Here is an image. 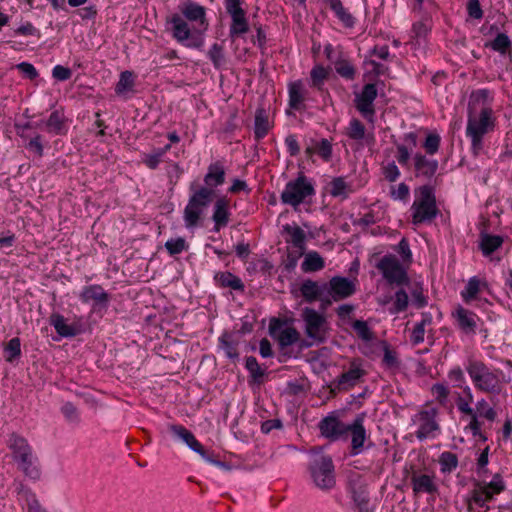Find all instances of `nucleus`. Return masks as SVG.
Instances as JSON below:
<instances>
[{"label": "nucleus", "instance_id": "nucleus-36", "mask_svg": "<svg viewBox=\"0 0 512 512\" xmlns=\"http://www.w3.org/2000/svg\"><path fill=\"white\" fill-rule=\"evenodd\" d=\"M493 492L485 488L481 483H476L471 493V501L479 507H484L493 499Z\"/></svg>", "mask_w": 512, "mask_h": 512}, {"label": "nucleus", "instance_id": "nucleus-61", "mask_svg": "<svg viewBox=\"0 0 512 512\" xmlns=\"http://www.w3.org/2000/svg\"><path fill=\"white\" fill-rule=\"evenodd\" d=\"M385 179L389 182H395L400 177V170L394 161H391L382 167Z\"/></svg>", "mask_w": 512, "mask_h": 512}, {"label": "nucleus", "instance_id": "nucleus-39", "mask_svg": "<svg viewBox=\"0 0 512 512\" xmlns=\"http://www.w3.org/2000/svg\"><path fill=\"white\" fill-rule=\"evenodd\" d=\"M270 129L268 118L263 109H258L255 115L254 133L257 139L264 138Z\"/></svg>", "mask_w": 512, "mask_h": 512}, {"label": "nucleus", "instance_id": "nucleus-11", "mask_svg": "<svg viewBox=\"0 0 512 512\" xmlns=\"http://www.w3.org/2000/svg\"><path fill=\"white\" fill-rule=\"evenodd\" d=\"M378 90L375 84L364 85L360 93L355 95V107L359 113L369 122H373L375 116L374 101L377 98Z\"/></svg>", "mask_w": 512, "mask_h": 512}, {"label": "nucleus", "instance_id": "nucleus-20", "mask_svg": "<svg viewBox=\"0 0 512 512\" xmlns=\"http://www.w3.org/2000/svg\"><path fill=\"white\" fill-rule=\"evenodd\" d=\"M214 222L213 230L219 232L221 228L226 227L230 220L229 202L225 198H219L214 204L212 215Z\"/></svg>", "mask_w": 512, "mask_h": 512}, {"label": "nucleus", "instance_id": "nucleus-41", "mask_svg": "<svg viewBox=\"0 0 512 512\" xmlns=\"http://www.w3.org/2000/svg\"><path fill=\"white\" fill-rule=\"evenodd\" d=\"M231 25L229 34L231 38H234L236 36H240L248 32L249 25L246 18V14H241L239 16L231 17Z\"/></svg>", "mask_w": 512, "mask_h": 512}, {"label": "nucleus", "instance_id": "nucleus-24", "mask_svg": "<svg viewBox=\"0 0 512 512\" xmlns=\"http://www.w3.org/2000/svg\"><path fill=\"white\" fill-rule=\"evenodd\" d=\"M183 16L189 21L200 22L201 25L206 23V11L205 8L195 2H187L181 7Z\"/></svg>", "mask_w": 512, "mask_h": 512}, {"label": "nucleus", "instance_id": "nucleus-48", "mask_svg": "<svg viewBox=\"0 0 512 512\" xmlns=\"http://www.w3.org/2000/svg\"><path fill=\"white\" fill-rule=\"evenodd\" d=\"M492 50L505 54L511 46V41L505 33H499L493 41L486 44Z\"/></svg>", "mask_w": 512, "mask_h": 512}, {"label": "nucleus", "instance_id": "nucleus-55", "mask_svg": "<svg viewBox=\"0 0 512 512\" xmlns=\"http://www.w3.org/2000/svg\"><path fill=\"white\" fill-rule=\"evenodd\" d=\"M245 367L249 371V373H250L251 377L253 378V380L256 381V382H260V380L264 376L265 372L260 367L257 359L255 357H253V356L247 357L246 358Z\"/></svg>", "mask_w": 512, "mask_h": 512}, {"label": "nucleus", "instance_id": "nucleus-54", "mask_svg": "<svg viewBox=\"0 0 512 512\" xmlns=\"http://www.w3.org/2000/svg\"><path fill=\"white\" fill-rule=\"evenodd\" d=\"M328 77V71L323 66H315L310 72L311 85L318 89H321L324 81Z\"/></svg>", "mask_w": 512, "mask_h": 512}, {"label": "nucleus", "instance_id": "nucleus-47", "mask_svg": "<svg viewBox=\"0 0 512 512\" xmlns=\"http://www.w3.org/2000/svg\"><path fill=\"white\" fill-rule=\"evenodd\" d=\"M439 463L443 473H450L458 466L457 455L448 451L443 452L439 457Z\"/></svg>", "mask_w": 512, "mask_h": 512}, {"label": "nucleus", "instance_id": "nucleus-4", "mask_svg": "<svg viewBox=\"0 0 512 512\" xmlns=\"http://www.w3.org/2000/svg\"><path fill=\"white\" fill-rule=\"evenodd\" d=\"M415 193L416 198L411 206L412 223L414 225L431 223L439 213L434 188L423 185Z\"/></svg>", "mask_w": 512, "mask_h": 512}, {"label": "nucleus", "instance_id": "nucleus-40", "mask_svg": "<svg viewBox=\"0 0 512 512\" xmlns=\"http://www.w3.org/2000/svg\"><path fill=\"white\" fill-rule=\"evenodd\" d=\"M503 243L500 236L483 234L481 236L480 248L485 256L490 255L497 250Z\"/></svg>", "mask_w": 512, "mask_h": 512}, {"label": "nucleus", "instance_id": "nucleus-50", "mask_svg": "<svg viewBox=\"0 0 512 512\" xmlns=\"http://www.w3.org/2000/svg\"><path fill=\"white\" fill-rule=\"evenodd\" d=\"M479 291L480 281L477 277H472L469 279L465 289L461 292V296L465 302H470L477 296Z\"/></svg>", "mask_w": 512, "mask_h": 512}, {"label": "nucleus", "instance_id": "nucleus-31", "mask_svg": "<svg viewBox=\"0 0 512 512\" xmlns=\"http://www.w3.org/2000/svg\"><path fill=\"white\" fill-rule=\"evenodd\" d=\"M305 100V91L301 81L293 82L289 85V105L295 110L303 107Z\"/></svg>", "mask_w": 512, "mask_h": 512}, {"label": "nucleus", "instance_id": "nucleus-16", "mask_svg": "<svg viewBox=\"0 0 512 512\" xmlns=\"http://www.w3.org/2000/svg\"><path fill=\"white\" fill-rule=\"evenodd\" d=\"M412 490L415 495L426 493L433 494L438 490L435 475L414 472L411 476Z\"/></svg>", "mask_w": 512, "mask_h": 512}, {"label": "nucleus", "instance_id": "nucleus-5", "mask_svg": "<svg viewBox=\"0 0 512 512\" xmlns=\"http://www.w3.org/2000/svg\"><path fill=\"white\" fill-rule=\"evenodd\" d=\"M269 334L277 341L279 349L283 353H287L286 350L299 343V348L304 349L312 346L311 342L302 340L298 330L287 324L285 320L279 318H272L269 323Z\"/></svg>", "mask_w": 512, "mask_h": 512}, {"label": "nucleus", "instance_id": "nucleus-51", "mask_svg": "<svg viewBox=\"0 0 512 512\" xmlns=\"http://www.w3.org/2000/svg\"><path fill=\"white\" fill-rule=\"evenodd\" d=\"M410 196V188L405 183H399L390 187V197L393 200L407 202Z\"/></svg>", "mask_w": 512, "mask_h": 512}, {"label": "nucleus", "instance_id": "nucleus-22", "mask_svg": "<svg viewBox=\"0 0 512 512\" xmlns=\"http://www.w3.org/2000/svg\"><path fill=\"white\" fill-rule=\"evenodd\" d=\"M48 133L62 135L66 133V117L62 109L53 111L45 122Z\"/></svg>", "mask_w": 512, "mask_h": 512}, {"label": "nucleus", "instance_id": "nucleus-59", "mask_svg": "<svg viewBox=\"0 0 512 512\" xmlns=\"http://www.w3.org/2000/svg\"><path fill=\"white\" fill-rule=\"evenodd\" d=\"M187 247L186 241L182 237L170 239L165 243V248L170 255H177L186 250Z\"/></svg>", "mask_w": 512, "mask_h": 512}, {"label": "nucleus", "instance_id": "nucleus-56", "mask_svg": "<svg viewBox=\"0 0 512 512\" xmlns=\"http://www.w3.org/2000/svg\"><path fill=\"white\" fill-rule=\"evenodd\" d=\"M336 72L343 78L352 80L355 77V68L348 60H339L335 63Z\"/></svg>", "mask_w": 512, "mask_h": 512}, {"label": "nucleus", "instance_id": "nucleus-6", "mask_svg": "<svg viewBox=\"0 0 512 512\" xmlns=\"http://www.w3.org/2000/svg\"><path fill=\"white\" fill-rule=\"evenodd\" d=\"M376 268L390 285H395L397 287H409L410 279L407 273V268L395 255H384L377 262Z\"/></svg>", "mask_w": 512, "mask_h": 512}, {"label": "nucleus", "instance_id": "nucleus-15", "mask_svg": "<svg viewBox=\"0 0 512 512\" xmlns=\"http://www.w3.org/2000/svg\"><path fill=\"white\" fill-rule=\"evenodd\" d=\"M355 292L353 283L345 277L335 276L329 281V295L334 301H340Z\"/></svg>", "mask_w": 512, "mask_h": 512}, {"label": "nucleus", "instance_id": "nucleus-45", "mask_svg": "<svg viewBox=\"0 0 512 512\" xmlns=\"http://www.w3.org/2000/svg\"><path fill=\"white\" fill-rule=\"evenodd\" d=\"M134 87L133 73L124 71L120 74L119 81L116 85L115 91L118 95H124L126 92L131 91Z\"/></svg>", "mask_w": 512, "mask_h": 512}, {"label": "nucleus", "instance_id": "nucleus-25", "mask_svg": "<svg viewBox=\"0 0 512 512\" xmlns=\"http://www.w3.org/2000/svg\"><path fill=\"white\" fill-rule=\"evenodd\" d=\"M225 181V170L220 162H215L209 165L208 172L204 177V182L207 185L206 188L211 189L222 185Z\"/></svg>", "mask_w": 512, "mask_h": 512}, {"label": "nucleus", "instance_id": "nucleus-62", "mask_svg": "<svg viewBox=\"0 0 512 512\" xmlns=\"http://www.w3.org/2000/svg\"><path fill=\"white\" fill-rule=\"evenodd\" d=\"M61 412L69 422H79V412L73 403L66 402L65 404H63V406L61 407Z\"/></svg>", "mask_w": 512, "mask_h": 512}, {"label": "nucleus", "instance_id": "nucleus-52", "mask_svg": "<svg viewBox=\"0 0 512 512\" xmlns=\"http://www.w3.org/2000/svg\"><path fill=\"white\" fill-rule=\"evenodd\" d=\"M478 417H484L489 421L496 419L497 413L493 407H491L485 399H481L476 403V409H474Z\"/></svg>", "mask_w": 512, "mask_h": 512}, {"label": "nucleus", "instance_id": "nucleus-10", "mask_svg": "<svg viewBox=\"0 0 512 512\" xmlns=\"http://www.w3.org/2000/svg\"><path fill=\"white\" fill-rule=\"evenodd\" d=\"M437 413L435 408H429L419 411L412 417L413 424L418 427L415 432L418 440L423 441L436 436V432L440 429L436 420Z\"/></svg>", "mask_w": 512, "mask_h": 512}, {"label": "nucleus", "instance_id": "nucleus-3", "mask_svg": "<svg viewBox=\"0 0 512 512\" xmlns=\"http://www.w3.org/2000/svg\"><path fill=\"white\" fill-rule=\"evenodd\" d=\"M466 371L475 388L481 392L498 394L501 390L500 372L490 369L484 362L469 360Z\"/></svg>", "mask_w": 512, "mask_h": 512}, {"label": "nucleus", "instance_id": "nucleus-9", "mask_svg": "<svg viewBox=\"0 0 512 512\" xmlns=\"http://www.w3.org/2000/svg\"><path fill=\"white\" fill-rule=\"evenodd\" d=\"M213 197V190L209 188H200L189 199L184 209V222L187 228L195 227L204 211Z\"/></svg>", "mask_w": 512, "mask_h": 512}, {"label": "nucleus", "instance_id": "nucleus-58", "mask_svg": "<svg viewBox=\"0 0 512 512\" xmlns=\"http://www.w3.org/2000/svg\"><path fill=\"white\" fill-rule=\"evenodd\" d=\"M430 323V320L423 319L419 323H416L411 333V342L413 345H418L424 341L425 327Z\"/></svg>", "mask_w": 512, "mask_h": 512}, {"label": "nucleus", "instance_id": "nucleus-2", "mask_svg": "<svg viewBox=\"0 0 512 512\" xmlns=\"http://www.w3.org/2000/svg\"><path fill=\"white\" fill-rule=\"evenodd\" d=\"M365 413L358 414L351 424H345L337 416L329 415L319 423L321 434L331 441L347 440L351 438L350 454L356 456L363 452L364 445L368 439L364 427Z\"/></svg>", "mask_w": 512, "mask_h": 512}, {"label": "nucleus", "instance_id": "nucleus-29", "mask_svg": "<svg viewBox=\"0 0 512 512\" xmlns=\"http://www.w3.org/2000/svg\"><path fill=\"white\" fill-rule=\"evenodd\" d=\"M329 8L335 13L336 17L345 27L351 28L355 24V18L343 6L341 0H324Z\"/></svg>", "mask_w": 512, "mask_h": 512}, {"label": "nucleus", "instance_id": "nucleus-19", "mask_svg": "<svg viewBox=\"0 0 512 512\" xmlns=\"http://www.w3.org/2000/svg\"><path fill=\"white\" fill-rule=\"evenodd\" d=\"M8 447L12 451L13 458L16 462L33 455L32 448L28 441L16 433H12L9 436Z\"/></svg>", "mask_w": 512, "mask_h": 512}, {"label": "nucleus", "instance_id": "nucleus-43", "mask_svg": "<svg viewBox=\"0 0 512 512\" xmlns=\"http://www.w3.org/2000/svg\"><path fill=\"white\" fill-rule=\"evenodd\" d=\"M300 291L308 302L315 301L320 296L319 285L312 280H305L300 287Z\"/></svg>", "mask_w": 512, "mask_h": 512}, {"label": "nucleus", "instance_id": "nucleus-49", "mask_svg": "<svg viewBox=\"0 0 512 512\" xmlns=\"http://www.w3.org/2000/svg\"><path fill=\"white\" fill-rule=\"evenodd\" d=\"M354 331L357 336L365 342L372 341L374 339V333L368 326L367 322L363 320H356L352 324Z\"/></svg>", "mask_w": 512, "mask_h": 512}, {"label": "nucleus", "instance_id": "nucleus-17", "mask_svg": "<svg viewBox=\"0 0 512 512\" xmlns=\"http://www.w3.org/2000/svg\"><path fill=\"white\" fill-rule=\"evenodd\" d=\"M167 24L171 25L172 36L179 43H184L191 38V29L181 15L173 14L167 19Z\"/></svg>", "mask_w": 512, "mask_h": 512}, {"label": "nucleus", "instance_id": "nucleus-14", "mask_svg": "<svg viewBox=\"0 0 512 512\" xmlns=\"http://www.w3.org/2000/svg\"><path fill=\"white\" fill-rule=\"evenodd\" d=\"M366 374L362 368L361 361L359 359H353L350 362L348 371L342 373L337 378V387L340 390H347L355 386L360 379Z\"/></svg>", "mask_w": 512, "mask_h": 512}, {"label": "nucleus", "instance_id": "nucleus-57", "mask_svg": "<svg viewBox=\"0 0 512 512\" xmlns=\"http://www.w3.org/2000/svg\"><path fill=\"white\" fill-rule=\"evenodd\" d=\"M208 57L212 61L215 68H220L225 63L223 47L218 43H214L208 51Z\"/></svg>", "mask_w": 512, "mask_h": 512}, {"label": "nucleus", "instance_id": "nucleus-33", "mask_svg": "<svg viewBox=\"0 0 512 512\" xmlns=\"http://www.w3.org/2000/svg\"><path fill=\"white\" fill-rule=\"evenodd\" d=\"M329 186V193L333 197H340L342 199H346L352 192L351 185L345 181L344 177L333 178L329 183Z\"/></svg>", "mask_w": 512, "mask_h": 512}, {"label": "nucleus", "instance_id": "nucleus-35", "mask_svg": "<svg viewBox=\"0 0 512 512\" xmlns=\"http://www.w3.org/2000/svg\"><path fill=\"white\" fill-rule=\"evenodd\" d=\"M464 396H458L456 399V406L459 412L465 416L472 415L475 410L471 407L473 402V394L469 386L463 388Z\"/></svg>", "mask_w": 512, "mask_h": 512}, {"label": "nucleus", "instance_id": "nucleus-13", "mask_svg": "<svg viewBox=\"0 0 512 512\" xmlns=\"http://www.w3.org/2000/svg\"><path fill=\"white\" fill-rule=\"evenodd\" d=\"M79 297L83 303L92 302L94 310L107 309L110 302V295L98 284L83 287Z\"/></svg>", "mask_w": 512, "mask_h": 512}, {"label": "nucleus", "instance_id": "nucleus-21", "mask_svg": "<svg viewBox=\"0 0 512 512\" xmlns=\"http://www.w3.org/2000/svg\"><path fill=\"white\" fill-rule=\"evenodd\" d=\"M375 346L383 352L382 365L385 369L397 370L400 368L401 362L397 352L386 341H377Z\"/></svg>", "mask_w": 512, "mask_h": 512}, {"label": "nucleus", "instance_id": "nucleus-18", "mask_svg": "<svg viewBox=\"0 0 512 512\" xmlns=\"http://www.w3.org/2000/svg\"><path fill=\"white\" fill-rule=\"evenodd\" d=\"M414 168L416 177L431 179L438 169V161L429 159L425 155L417 153L414 155Z\"/></svg>", "mask_w": 512, "mask_h": 512}, {"label": "nucleus", "instance_id": "nucleus-1", "mask_svg": "<svg viewBox=\"0 0 512 512\" xmlns=\"http://www.w3.org/2000/svg\"><path fill=\"white\" fill-rule=\"evenodd\" d=\"M489 92L485 89L473 92L468 104L466 135L471 140V151L478 156L483 149L484 136L495 127L493 110L486 105Z\"/></svg>", "mask_w": 512, "mask_h": 512}, {"label": "nucleus", "instance_id": "nucleus-23", "mask_svg": "<svg viewBox=\"0 0 512 512\" xmlns=\"http://www.w3.org/2000/svg\"><path fill=\"white\" fill-rule=\"evenodd\" d=\"M455 317L461 330L467 334L475 332L477 327L475 313L459 306L455 311Z\"/></svg>", "mask_w": 512, "mask_h": 512}, {"label": "nucleus", "instance_id": "nucleus-46", "mask_svg": "<svg viewBox=\"0 0 512 512\" xmlns=\"http://www.w3.org/2000/svg\"><path fill=\"white\" fill-rule=\"evenodd\" d=\"M365 126L360 120L353 118L349 122V126L346 128V135L353 140L360 141L365 137Z\"/></svg>", "mask_w": 512, "mask_h": 512}, {"label": "nucleus", "instance_id": "nucleus-27", "mask_svg": "<svg viewBox=\"0 0 512 512\" xmlns=\"http://www.w3.org/2000/svg\"><path fill=\"white\" fill-rule=\"evenodd\" d=\"M170 431L179 439H181L191 450L199 452L201 443L195 438L193 433L182 425L172 424L169 426Z\"/></svg>", "mask_w": 512, "mask_h": 512}, {"label": "nucleus", "instance_id": "nucleus-26", "mask_svg": "<svg viewBox=\"0 0 512 512\" xmlns=\"http://www.w3.org/2000/svg\"><path fill=\"white\" fill-rule=\"evenodd\" d=\"M170 431L179 439H181L191 450L199 452L201 443L195 438L193 433L182 425L172 424L169 426Z\"/></svg>", "mask_w": 512, "mask_h": 512}, {"label": "nucleus", "instance_id": "nucleus-44", "mask_svg": "<svg viewBox=\"0 0 512 512\" xmlns=\"http://www.w3.org/2000/svg\"><path fill=\"white\" fill-rule=\"evenodd\" d=\"M21 355V342L18 337L12 338L4 347V356L7 362H13Z\"/></svg>", "mask_w": 512, "mask_h": 512}, {"label": "nucleus", "instance_id": "nucleus-12", "mask_svg": "<svg viewBox=\"0 0 512 512\" xmlns=\"http://www.w3.org/2000/svg\"><path fill=\"white\" fill-rule=\"evenodd\" d=\"M302 319L305 322V333L309 338L318 342H323L322 337L325 317L312 308H304L302 311Z\"/></svg>", "mask_w": 512, "mask_h": 512}, {"label": "nucleus", "instance_id": "nucleus-42", "mask_svg": "<svg viewBox=\"0 0 512 512\" xmlns=\"http://www.w3.org/2000/svg\"><path fill=\"white\" fill-rule=\"evenodd\" d=\"M18 495L24 498L27 502L28 509L33 512H41L45 509L42 508L41 504L37 500L34 493L31 492L30 489L26 488L24 485L20 484L18 488Z\"/></svg>", "mask_w": 512, "mask_h": 512}, {"label": "nucleus", "instance_id": "nucleus-32", "mask_svg": "<svg viewBox=\"0 0 512 512\" xmlns=\"http://www.w3.org/2000/svg\"><path fill=\"white\" fill-rule=\"evenodd\" d=\"M214 279L220 287H229L237 291L244 290L242 280L230 272H219L215 275Z\"/></svg>", "mask_w": 512, "mask_h": 512}, {"label": "nucleus", "instance_id": "nucleus-63", "mask_svg": "<svg viewBox=\"0 0 512 512\" xmlns=\"http://www.w3.org/2000/svg\"><path fill=\"white\" fill-rule=\"evenodd\" d=\"M431 392L440 404H445L449 396V390L444 384L436 383L431 387Z\"/></svg>", "mask_w": 512, "mask_h": 512}, {"label": "nucleus", "instance_id": "nucleus-53", "mask_svg": "<svg viewBox=\"0 0 512 512\" xmlns=\"http://www.w3.org/2000/svg\"><path fill=\"white\" fill-rule=\"evenodd\" d=\"M220 347L224 351L225 355L228 358L231 359H237L238 358V352L236 344L230 339V336L228 334H223L219 338Z\"/></svg>", "mask_w": 512, "mask_h": 512}, {"label": "nucleus", "instance_id": "nucleus-7", "mask_svg": "<svg viewBox=\"0 0 512 512\" xmlns=\"http://www.w3.org/2000/svg\"><path fill=\"white\" fill-rule=\"evenodd\" d=\"M315 194L314 187L308 178L300 174L295 180L289 181L281 193V201L294 208L298 207L307 197Z\"/></svg>", "mask_w": 512, "mask_h": 512}, {"label": "nucleus", "instance_id": "nucleus-60", "mask_svg": "<svg viewBox=\"0 0 512 512\" xmlns=\"http://www.w3.org/2000/svg\"><path fill=\"white\" fill-rule=\"evenodd\" d=\"M431 29L430 21L428 19L418 21L413 24L412 33L415 38H425Z\"/></svg>", "mask_w": 512, "mask_h": 512}, {"label": "nucleus", "instance_id": "nucleus-8", "mask_svg": "<svg viewBox=\"0 0 512 512\" xmlns=\"http://www.w3.org/2000/svg\"><path fill=\"white\" fill-rule=\"evenodd\" d=\"M311 478L321 490H329L335 485L334 465L330 456L318 455L309 466Z\"/></svg>", "mask_w": 512, "mask_h": 512}, {"label": "nucleus", "instance_id": "nucleus-30", "mask_svg": "<svg viewBox=\"0 0 512 512\" xmlns=\"http://www.w3.org/2000/svg\"><path fill=\"white\" fill-rule=\"evenodd\" d=\"M283 232H285L289 236V238L286 239L287 242L291 243L295 248H304L306 235L302 228H300L296 224H286L283 226Z\"/></svg>", "mask_w": 512, "mask_h": 512}, {"label": "nucleus", "instance_id": "nucleus-64", "mask_svg": "<svg viewBox=\"0 0 512 512\" xmlns=\"http://www.w3.org/2000/svg\"><path fill=\"white\" fill-rule=\"evenodd\" d=\"M243 0H225V8L230 17L246 14L242 8Z\"/></svg>", "mask_w": 512, "mask_h": 512}, {"label": "nucleus", "instance_id": "nucleus-34", "mask_svg": "<svg viewBox=\"0 0 512 512\" xmlns=\"http://www.w3.org/2000/svg\"><path fill=\"white\" fill-rule=\"evenodd\" d=\"M37 458L34 455L29 458L17 461L20 470L29 478L36 480L40 478V469L36 465Z\"/></svg>", "mask_w": 512, "mask_h": 512}, {"label": "nucleus", "instance_id": "nucleus-28", "mask_svg": "<svg viewBox=\"0 0 512 512\" xmlns=\"http://www.w3.org/2000/svg\"><path fill=\"white\" fill-rule=\"evenodd\" d=\"M49 321L61 337H74L78 333L76 327L68 324L64 316L59 313H53Z\"/></svg>", "mask_w": 512, "mask_h": 512}, {"label": "nucleus", "instance_id": "nucleus-38", "mask_svg": "<svg viewBox=\"0 0 512 512\" xmlns=\"http://www.w3.org/2000/svg\"><path fill=\"white\" fill-rule=\"evenodd\" d=\"M409 304V297L407 292L403 289V287H399V289L395 292L393 296V304L389 308V312L391 314H398L407 309Z\"/></svg>", "mask_w": 512, "mask_h": 512}, {"label": "nucleus", "instance_id": "nucleus-37", "mask_svg": "<svg viewBox=\"0 0 512 512\" xmlns=\"http://www.w3.org/2000/svg\"><path fill=\"white\" fill-rule=\"evenodd\" d=\"M301 268L304 272L319 271L324 268V260L319 253L309 252L305 255Z\"/></svg>", "mask_w": 512, "mask_h": 512}]
</instances>
